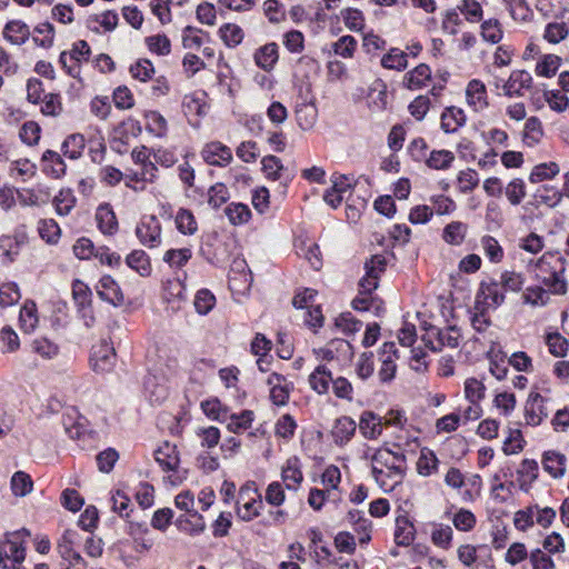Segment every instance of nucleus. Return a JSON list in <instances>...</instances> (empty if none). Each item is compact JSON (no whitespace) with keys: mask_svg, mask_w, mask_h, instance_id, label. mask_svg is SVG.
Wrapping results in <instances>:
<instances>
[{"mask_svg":"<svg viewBox=\"0 0 569 569\" xmlns=\"http://www.w3.org/2000/svg\"><path fill=\"white\" fill-rule=\"evenodd\" d=\"M371 465L372 476L385 492L392 491L405 478L407 463L402 452L380 448L373 453Z\"/></svg>","mask_w":569,"mask_h":569,"instance_id":"obj_1","label":"nucleus"},{"mask_svg":"<svg viewBox=\"0 0 569 569\" xmlns=\"http://www.w3.org/2000/svg\"><path fill=\"white\" fill-rule=\"evenodd\" d=\"M535 278L552 295L567 292V282L563 278V267L559 259L551 254H543L535 266Z\"/></svg>","mask_w":569,"mask_h":569,"instance_id":"obj_2","label":"nucleus"},{"mask_svg":"<svg viewBox=\"0 0 569 569\" xmlns=\"http://www.w3.org/2000/svg\"><path fill=\"white\" fill-rule=\"evenodd\" d=\"M26 558L21 531L9 532L0 538V568L18 569Z\"/></svg>","mask_w":569,"mask_h":569,"instance_id":"obj_3","label":"nucleus"},{"mask_svg":"<svg viewBox=\"0 0 569 569\" xmlns=\"http://www.w3.org/2000/svg\"><path fill=\"white\" fill-rule=\"evenodd\" d=\"M236 506L237 515L243 521H251L260 515L263 502L254 482H247L240 488Z\"/></svg>","mask_w":569,"mask_h":569,"instance_id":"obj_4","label":"nucleus"},{"mask_svg":"<svg viewBox=\"0 0 569 569\" xmlns=\"http://www.w3.org/2000/svg\"><path fill=\"white\" fill-rule=\"evenodd\" d=\"M136 236L139 242L148 249H154L162 243V226L153 216H143L136 227Z\"/></svg>","mask_w":569,"mask_h":569,"instance_id":"obj_5","label":"nucleus"},{"mask_svg":"<svg viewBox=\"0 0 569 569\" xmlns=\"http://www.w3.org/2000/svg\"><path fill=\"white\" fill-rule=\"evenodd\" d=\"M90 52L88 42L79 40L72 44L70 51L61 52L59 62L69 76L79 78L81 72L80 63L89 60Z\"/></svg>","mask_w":569,"mask_h":569,"instance_id":"obj_6","label":"nucleus"},{"mask_svg":"<svg viewBox=\"0 0 569 569\" xmlns=\"http://www.w3.org/2000/svg\"><path fill=\"white\" fill-rule=\"evenodd\" d=\"M116 363V351L112 343L107 339H101L92 346L90 356V366L97 373H106L113 369Z\"/></svg>","mask_w":569,"mask_h":569,"instance_id":"obj_7","label":"nucleus"},{"mask_svg":"<svg viewBox=\"0 0 569 569\" xmlns=\"http://www.w3.org/2000/svg\"><path fill=\"white\" fill-rule=\"evenodd\" d=\"M547 399L537 391H531L525 405V419L529 426H539L549 415Z\"/></svg>","mask_w":569,"mask_h":569,"instance_id":"obj_8","label":"nucleus"},{"mask_svg":"<svg viewBox=\"0 0 569 569\" xmlns=\"http://www.w3.org/2000/svg\"><path fill=\"white\" fill-rule=\"evenodd\" d=\"M466 103L475 112H481L489 106V97L486 84L479 79H472L467 83Z\"/></svg>","mask_w":569,"mask_h":569,"instance_id":"obj_9","label":"nucleus"},{"mask_svg":"<svg viewBox=\"0 0 569 569\" xmlns=\"http://www.w3.org/2000/svg\"><path fill=\"white\" fill-rule=\"evenodd\" d=\"M397 348L395 342H385L380 349V368L378 371V377L381 382L391 381L397 371L396 359Z\"/></svg>","mask_w":569,"mask_h":569,"instance_id":"obj_10","label":"nucleus"},{"mask_svg":"<svg viewBox=\"0 0 569 569\" xmlns=\"http://www.w3.org/2000/svg\"><path fill=\"white\" fill-rule=\"evenodd\" d=\"M315 353L323 361L345 360L351 355V346L345 339H332L325 347L315 349Z\"/></svg>","mask_w":569,"mask_h":569,"instance_id":"obj_11","label":"nucleus"},{"mask_svg":"<svg viewBox=\"0 0 569 569\" xmlns=\"http://www.w3.org/2000/svg\"><path fill=\"white\" fill-rule=\"evenodd\" d=\"M201 157L210 166L223 167L232 160V152L229 147L219 141H213L203 147Z\"/></svg>","mask_w":569,"mask_h":569,"instance_id":"obj_12","label":"nucleus"},{"mask_svg":"<svg viewBox=\"0 0 569 569\" xmlns=\"http://www.w3.org/2000/svg\"><path fill=\"white\" fill-rule=\"evenodd\" d=\"M270 387V399L276 406H284L289 400V395L292 389L291 383L286 377L279 373H271L267 380Z\"/></svg>","mask_w":569,"mask_h":569,"instance_id":"obj_13","label":"nucleus"},{"mask_svg":"<svg viewBox=\"0 0 569 569\" xmlns=\"http://www.w3.org/2000/svg\"><path fill=\"white\" fill-rule=\"evenodd\" d=\"M505 292L499 282L481 283L477 295V303L485 308L496 309L505 301Z\"/></svg>","mask_w":569,"mask_h":569,"instance_id":"obj_14","label":"nucleus"},{"mask_svg":"<svg viewBox=\"0 0 569 569\" xmlns=\"http://www.w3.org/2000/svg\"><path fill=\"white\" fill-rule=\"evenodd\" d=\"M98 296L111 303L112 306H121L124 303V296L117 283V281L111 276H103L97 286Z\"/></svg>","mask_w":569,"mask_h":569,"instance_id":"obj_15","label":"nucleus"},{"mask_svg":"<svg viewBox=\"0 0 569 569\" xmlns=\"http://www.w3.org/2000/svg\"><path fill=\"white\" fill-rule=\"evenodd\" d=\"M532 78L525 70L512 71L509 79L502 84V93L507 97L522 96L525 89L530 88Z\"/></svg>","mask_w":569,"mask_h":569,"instance_id":"obj_16","label":"nucleus"},{"mask_svg":"<svg viewBox=\"0 0 569 569\" xmlns=\"http://www.w3.org/2000/svg\"><path fill=\"white\" fill-rule=\"evenodd\" d=\"M2 36L4 40L13 46H22L30 37V29L22 20L13 19L4 24Z\"/></svg>","mask_w":569,"mask_h":569,"instance_id":"obj_17","label":"nucleus"},{"mask_svg":"<svg viewBox=\"0 0 569 569\" xmlns=\"http://www.w3.org/2000/svg\"><path fill=\"white\" fill-rule=\"evenodd\" d=\"M332 373L325 365H318L308 377L310 388L318 395H328Z\"/></svg>","mask_w":569,"mask_h":569,"instance_id":"obj_18","label":"nucleus"},{"mask_svg":"<svg viewBox=\"0 0 569 569\" xmlns=\"http://www.w3.org/2000/svg\"><path fill=\"white\" fill-rule=\"evenodd\" d=\"M542 466L552 478H561L567 470V458L559 451L549 450L542 456Z\"/></svg>","mask_w":569,"mask_h":569,"instance_id":"obj_19","label":"nucleus"},{"mask_svg":"<svg viewBox=\"0 0 569 569\" xmlns=\"http://www.w3.org/2000/svg\"><path fill=\"white\" fill-rule=\"evenodd\" d=\"M154 459L163 471H174L180 462L177 447L164 442L154 451Z\"/></svg>","mask_w":569,"mask_h":569,"instance_id":"obj_20","label":"nucleus"},{"mask_svg":"<svg viewBox=\"0 0 569 569\" xmlns=\"http://www.w3.org/2000/svg\"><path fill=\"white\" fill-rule=\"evenodd\" d=\"M466 120L465 111L461 108L452 106L442 111L440 126L446 133H453L466 123Z\"/></svg>","mask_w":569,"mask_h":569,"instance_id":"obj_21","label":"nucleus"},{"mask_svg":"<svg viewBox=\"0 0 569 569\" xmlns=\"http://www.w3.org/2000/svg\"><path fill=\"white\" fill-rule=\"evenodd\" d=\"M430 80L431 70L429 66L421 63L405 74L403 84L409 90H420L427 87Z\"/></svg>","mask_w":569,"mask_h":569,"instance_id":"obj_22","label":"nucleus"},{"mask_svg":"<svg viewBox=\"0 0 569 569\" xmlns=\"http://www.w3.org/2000/svg\"><path fill=\"white\" fill-rule=\"evenodd\" d=\"M278 59V44L274 42H270L258 48L253 54L256 64L264 71H271Z\"/></svg>","mask_w":569,"mask_h":569,"instance_id":"obj_23","label":"nucleus"},{"mask_svg":"<svg viewBox=\"0 0 569 569\" xmlns=\"http://www.w3.org/2000/svg\"><path fill=\"white\" fill-rule=\"evenodd\" d=\"M542 122L537 117H530L526 120L521 133L522 143L529 148L538 146L543 138Z\"/></svg>","mask_w":569,"mask_h":569,"instance_id":"obj_24","label":"nucleus"},{"mask_svg":"<svg viewBox=\"0 0 569 569\" xmlns=\"http://www.w3.org/2000/svg\"><path fill=\"white\" fill-rule=\"evenodd\" d=\"M261 164L267 179L272 181L281 180L286 183L291 180V176L278 157L267 156L262 159Z\"/></svg>","mask_w":569,"mask_h":569,"instance_id":"obj_25","label":"nucleus"},{"mask_svg":"<svg viewBox=\"0 0 569 569\" xmlns=\"http://www.w3.org/2000/svg\"><path fill=\"white\" fill-rule=\"evenodd\" d=\"M381 418L372 411H363L360 416L359 430L367 439H377L382 433Z\"/></svg>","mask_w":569,"mask_h":569,"instance_id":"obj_26","label":"nucleus"},{"mask_svg":"<svg viewBox=\"0 0 569 569\" xmlns=\"http://www.w3.org/2000/svg\"><path fill=\"white\" fill-rule=\"evenodd\" d=\"M282 481L286 483L287 489L297 490L303 480V475L300 469V462L297 457L289 458L281 471Z\"/></svg>","mask_w":569,"mask_h":569,"instance_id":"obj_27","label":"nucleus"},{"mask_svg":"<svg viewBox=\"0 0 569 569\" xmlns=\"http://www.w3.org/2000/svg\"><path fill=\"white\" fill-rule=\"evenodd\" d=\"M551 293L552 292L547 287L543 288L540 283L527 287L521 295V299L526 305L540 308L548 305Z\"/></svg>","mask_w":569,"mask_h":569,"instance_id":"obj_28","label":"nucleus"},{"mask_svg":"<svg viewBox=\"0 0 569 569\" xmlns=\"http://www.w3.org/2000/svg\"><path fill=\"white\" fill-rule=\"evenodd\" d=\"M357 425L350 417L343 416L336 420L332 429V437L336 443H347L356 432Z\"/></svg>","mask_w":569,"mask_h":569,"instance_id":"obj_29","label":"nucleus"},{"mask_svg":"<svg viewBox=\"0 0 569 569\" xmlns=\"http://www.w3.org/2000/svg\"><path fill=\"white\" fill-rule=\"evenodd\" d=\"M98 228L104 234H113L118 229L117 217L109 204H101L96 212Z\"/></svg>","mask_w":569,"mask_h":569,"instance_id":"obj_30","label":"nucleus"},{"mask_svg":"<svg viewBox=\"0 0 569 569\" xmlns=\"http://www.w3.org/2000/svg\"><path fill=\"white\" fill-rule=\"evenodd\" d=\"M177 527L182 532H186L190 536H197L204 531L206 522L203 517L193 511L192 513H188V516H180L177 519Z\"/></svg>","mask_w":569,"mask_h":569,"instance_id":"obj_31","label":"nucleus"},{"mask_svg":"<svg viewBox=\"0 0 569 569\" xmlns=\"http://www.w3.org/2000/svg\"><path fill=\"white\" fill-rule=\"evenodd\" d=\"M177 230L184 236H193L198 231V221L191 210L179 208L174 214Z\"/></svg>","mask_w":569,"mask_h":569,"instance_id":"obj_32","label":"nucleus"},{"mask_svg":"<svg viewBox=\"0 0 569 569\" xmlns=\"http://www.w3.org/2000/svg\"><path fill=\"white\" fill-rule=\"evenodd\" d=\"M126 263L141 277H149L151 274L152 268L150 258L146 251L141 249L131 251L126 258Z\"/></svg>","mask_w":569,"mask_h":569,"instance_id":"obj_33","label":"nucleus"},{"mask_svg":"<svg viewBox=\"0 0 569 569\" xmlns=\"http://www.w3.org/2000/svg\"><path fill=\"white\" fill-rule=\"evenodd\" d=\"M468 232V224L461 221H451L442 230V240L450 246H461Z\"/></svg>","mask_w":569,"mask_h":569,"instance_id":"obj_34","label":"nucleus"},{"mask_svg":"<svg viewBox=\"0 0 569 569\" xmlns=\"http://www.w3.org/2000/svg\"><path fill=\"white\" fill-rule=\"evenodd\" d=\"M72 296L88 326V312L91 306V291L89 287L79 280L74 281L72 284Z\"/></svg>","mask_w":569,"mask_h":569,"instance_id":"obj_35","label":"nucleus"},{"mask_svg":"<svg viewBox=\"0 0 569 569\" xmlns=\"http://www.w3.org/2000/svg\"><path fill=\"white\" fill-rule=\"evenodd\" d=\"M296 118L298 126L307 131L310 130L317 121L318 110L312 102H302L296 107Z\"/></svg>","mask_w":569,"mask_h":569,"instance_id":"obj_36","label":"nucleus"},{"mask_svg":"<svg viewBox=\"0 0 569 569\" xmlns=\"http://www.w3.org/2000/svg\"><path fill=\"white\" fill-rule=\"evenodd\" d=\"M149 533L150 531L144 523H130L129 535L133 538L137 551H148L152 547L153 540L149 537Z\"/></svg>","mask_w":569,"mask_h":569,"instance_id":"obj_37","label":"nucleus"},{"mask_svg":"<svg viewBox=\"0 0 569 569\" xmlns=\"http://www.w3.org/2000/svg\"><path fill=\"white\" fill-rule=\"evenodd\" d=\"M560 172V167L555 161L541 162L536 164L529 174L531 183H539L546 180H551Z\"/></svg>","mask_w":569,"mask_h":569,"instance_id":"obj_38","label":"nucleus"},{"mask_svg":"<svg viewBox=\"0 0 569 569\" xmlns=\"http://www.w3.org/2000/svg\"><path fill=\"white\" fill-rule=\"evenodd\" d=\"M254 419V413L251 410H243L240 413H228L227 421L224 422L227 429L232 433H241L249 429Z\"/></svg>","mask_w":569,"mask_h":569,"instance_id":"obj_39","label":"nucleus"},{"mask_svg":"<svg viewBox=\"0 0 569 569\" xmlns=\"http://www.w3.org/2000/svg\"><path fill=\"white\" fill-rule=\"evenodd\" d=\"M50 193L47 188L38 187L32 189H23L19 193V201L23 206L40 207L48 203Z\"/></svg>","mask_w":569,"mask_h":569,"instance_id":"obj_40","label":"nucleus"},{"mask_svg":"<svg viewBox=\"0 0 569 569\" xmlns=\"http://www.w3.org/2000/svg\"><path fill=\"white\" fill-rule=\"evenodd\" d=\"M439 460L429 448H422L417 461V471L420 476L429 477L437 472Z\"/></svg>","mask_w":569,"mask_h":569,"instance_id":"obj_41","label":"nucleus"},{"mask_svg":"<svg viewBox=\"0 0 569 569\" xmlns=\"http://www.w3.org/2000/svg\"><path fill=\"white\" fill-rule=\"evenodd\" d=\"M118 13L112 10H108L98 14L90 16L88 19V26L98 31V27L93 24H98L103 29L104 32L113 31L118 26Z\"/></svg>","mask_w":569,"mask_h":569,"instance_id":"obj_42","label":"nucleus"},{"mask_svg":"<svg viewBox=\"0 0 569 569\" xmlns=\"http://www.w3.org/2000/svg\"><path fill=\"white\" fill-rule=\"evenodd\" d=\"M203 413L211 420L226 422L228 418V408L219 399L212 398L201 402Z\"/></svg>","mask_w":569,"mask_h":569,"instance_id":"obj_43","label":"nucleus"},{"mask_svg":"<svg viewBox=\"0 0 569 569\" xmlns=\"http://www.w3.org/2000/svg\"><path fill=\"white\" fill-rule=\"evenodd\" d=\"M38 233L48 244H56L61 237V229L53 219H42L38 222Z\"/></svg>","mask_w":569,"mask_h":569,"instance_id":"obj_44","label":"nucleus"},{"mask_svg":"<svg viewBox=\"0 0 569 569\" xmlns=\"http://www.w3.org/2000/svg\"><path fill=\"white\" fill-rule=\"evenodd\" d=\"M338 500H340L339 493L329 489L312 488L308 496V503L316 511H319L326 501L336 502Z\"/></svg>","mask_w":569,"mask_h":569,"instance_id":"obj_45","label":"nucleus"},{"mask_svg":"<svg viewBox=\"0 0 569 569\" xmlns=\"http://www.w3.org/2000/svg\"><path fill=\"white\" fill-rule=\"evenodd\" d=\"M219 34L224 44L229 48L239 46L244 37V32L236 23H224L219 29Z\"/></svg>","mask_w":569,"mask_h":569,"instance_id":"obj_46","label":"nucleus"},{"mask_svg":"<svg viewBox=\"0 0 569 569\" xmlns=\"http://www.w3.org/2000/svg\"><path fill=\"white\" fill-rule=\"evenodd\" d=\"M455 161V154L449 150H433L426 159V163L433 170H447Z\"/></svg>","mask_w":569,"mask_h":569,"instance_id":"obj_47","label":"nucleus"},{"mask_svg":"<svg viewBox=\"0 0 569 569\" xmlns=\"http://www.w3.org/2000/svg\"><path fill=\"white\" fill-rule=\"evenodd\" d=\"M226 216L233 226L247 223L251 218V211L247 204L232 202L224 209Z\"/></svg>","mask_w":569,"mask_h":569,"instance_id":"obj_48","label":"nucleus"},{"mask_svg":"<svg viewBox=\"0 0 569 569\" xmlns=\"http://www.w3.org/2000/svg\"><path fill=\"white\" fill-rule=\"evenodd\" d=\"M487 388L485 383L481 380H478L477 378H467L463 385V393L465 398L469 402H478L480 403L481 400L486 397Z\"/></svg>","mask_w":569,"mask_h":569,"instance_id":"obj_49","label":"nucleus"},{"mask_svg":"<svg viewBox=\"0 0 569 569\" xmlns=\"http://www.w3.org/2000/svg\"><path fill=\"white\" fill-rule=\"evenodd\" d=\"M192 258V251L190 248L169 249L163 254V261L170 268L180 269L184 267Z\"/></svg>","mask_w":569,"mask_h":569,"instance_id":"obj_50","label":"nucleus"},{"mask_svg":"<svg viewBox=\"0 0 569 569\" xmlns=\"http://www.w3.org/2000/svg\"><path fill=\"white\" fill-rule=\"evenodd\" d=\"M536 198L540 203L556 208L562 201V192L555 186L545 184L537 190Z\"/></svg>","mask_w":569,"mask_h":569,"instance_id":"obj_51","label":"nucleus"},{"mask_svg":"<svg viewBox=\"0 0 569 569\" xmlns=\"http://www.w3.org/2000/svg\"><path fill=\"white\" fill-rule=\"evenodd\" d=\"M485 256L492 263H499L502 261L505 252L498 240L491 236H485L480 241Z\"/></svg>","mask_w":569,"mask_h":569,"instance_id":"obj_52","label":"nucleus"},{"mask_svg":"<svg viewBox=\"0 0 569 569\" xmlns=\"http://www.w3.org/2000/svg\"><path fill=\"white\" fill-rule=\"evenodd\" d=\"M84 146L86 140L82 134H71L62 143V152L69 159L76 160L82 154Z\"/></svg>","mask_w":569,"mask_h":569,"instance_id":"obj_53","label":"nucleus"},{"mask_svg":"<svg viewBox=\"0 0 569 569\" xmlns=\"http://www.w3.org/2000/svg\"><path fill=\"white\" fill-rule=\"evenodd\" d=\"M20 327L24 332H31L38 325L37 307L34 302L27 301L20 310Z\"/></svg>","mask_w":569,"mask_h":569,"instance_id":"obj_54","label":"nucleus"},{"mask_svg":"<svg viewBox=\"0 0 569 569\" xmlns=\"http://www.w3.org/2000/svg\"><path fill=\"white\" fill-rule=\"evenodd\" d=\"M407 53L398 48H392L381 58V66L390 70H402L407 67Z\"/></svg>","mask_w":569,"mask_h":569,"instance_id":"obj_55","label":"nucleus"},{"mask_svg":"<svg viewBox=\"0 0 569 569\" xmlns=\"http://www.w3.org/2000/svg\"><path fill=\"white\" fill-rule=\"evenodd\" d=\"M505 193L510 204H520L527 196L525 181L521 178H513L508 182Z\"/></svg>","mask_w":569,"mask_h":569,"instance_id":"obj_56","label":"nucleus"},{"mask_svg":"<svg viewBox=\"0 0 569 569\" xmlns=\"http://www.w3.org/2000/svg\"><path fill=\"white\" fill-rule=\"evenodd\" d=\"M345 26L355 32L362 31L365 28V16L361 10L347 8L340 12Z\"/></svg>","mask_w":569,"mask_h":569,"instance_id":"obj_57","label":"nucleus"},{"mask_svg":"<svg viewBox=\"0 0 569 569\" xmlns=\"http://www.w3.org/2000/svg\"><path fill=\"white\" fill-rule=\"evenodd\" d=\"M33 482L30 476L23 471H17L11 478V490L17 497H24L32 491Z\"/></svg>","mask_w":569,"mask_h":569,"instance_id":"obj_58","label":"nucleus"},{"mask_svg":"<svg viewBox=\"0 0 569 569\" xmlns=\"http://www.w3.org/2000/svg\"><path fill=\"white\" fill-rule=\"evenodd\" d=\"M453 537V531L450 526L445 525H436L432 528L431 531V541L435 546L442 548V549H449L451 547V541Z\"/></svg>","mask_w":569,"mask_h":569,"instance_id":"obj_59","label":"nucleus"},{"mask_svg":"<svg viewBox=\"0 0 569 569\" xmlns=\"http://www.w3.org/2000/svg\"><path fill=\"white\" fill-rule=\"evenodd\" d=\"M129 71L132 78L141 82L150 80L156 72L152 62L148 59L137 60L134 63L130 66Z\"/></svg>","mask_w":569,"mask_h":569,"instance_id":"obj_60","label":"nucleus"},{"mask_svg":"<svg viewBox=\"0 0 569 569\" xmlns=\"http://www.w3.org/2000/svg\"><path fill=\"white\" fill-rule=\"evenodd\" d=\"M479 176L476 170L467 168L458 173V189L461 193H469L479 184Z\"/></svg>","mask_w":569,"mask_h":569,"instance_id":"obj_61","label":"nucleus"},{"mask_svg":"<svg viewBox=\"0 0 569 569\" xmlns=\"http://www.w3.org/2000/svg\"><path fill=\"white\" fill-rule=\"evenodd\" d=\"M546 345L549 352L555 357H565L569 349L568 340L559 332H551L546 336Z\"/></svg>","mask_w":569,"mask_h":569,"instance_id":"obj_62","label":"nucleus"},{"mask_svg":"<svg viewBox=\"0 0 569 569\" xmlns=\"http://www.w3.org/2000/svg\"><path fill=\"white\" fill-rule=\"evenodd\" d=\"M41 112L44 116L58 117L63 111L61 97L59 93L49 92L46 93L41 100Z\"/></svg>","mask_w":569,"mask_h":569,"instance_id":"obj_63","label":"nucleus"},{"mask_svg":"<svg viewBox=\"0 0 569 569\" xmlns=\"http://www.w3.org/2000/svg\"><path fill=\"white\" fill-rule=\"evenodd\" d=\"M42 160L49 163L46 166V170L54 178H60L66 173L64 161L56 151L47 150L42 156Z\"/></svg>","mask_w":569,"mask_h":569,"instance_id":"obj_64","label":"nucleus"}]
</instances>
